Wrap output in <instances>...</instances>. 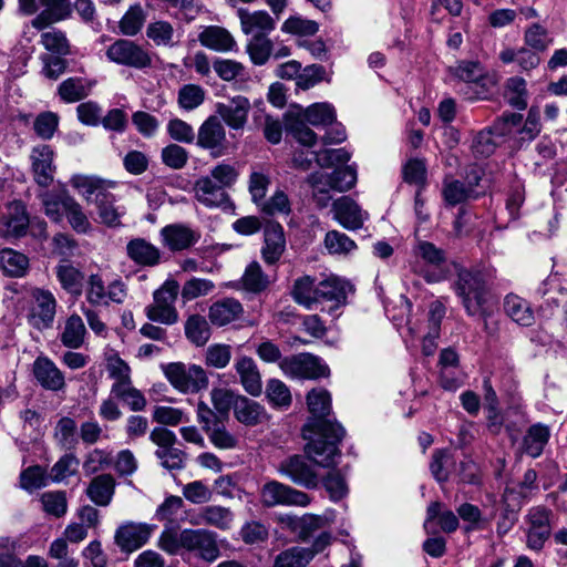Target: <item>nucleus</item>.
I'll return each instance as SVG.
<instances>
[{"label":"nucleus","instance_id":"1","mask_svg":"<svg viewBox=\"0 0 567 567\" xmlns=\"http://www.w3.org/2000/svg\"><path fill=\"white\" fill-rule=\"evenodd\" d=\"M307 405L311 417L302 427L303 439L308 441V452L320 464L328 466L339 455V444L346 431L336 421L327 419L331 412V396L326 389H313L307 395Z\"/></svg>","mask_w":567,"mask_h":567},{"label":"nucleus","instance_id":"2","mask_svg":"<svg viewBox=\"0 0 567 567\" xmlns=\"http://www.w3.org/2000/svg\"><path fill=\"white\" fill-rule=\"evenodd\" d=\"M495 278V271L486 268L461 269L453 289L470 317L489 316L488 286Z\"/></svg>","mask_w":567,"mask_h":567},{"label":"nucleus","instance_id":"3","mask_svg":"<svg viewBox=\"0 0 567 567\" xmlns=\"http://www.w3.org/2000/svg\"><path fill=\"white\" fill-rule=\"evenodd\" d=\"M179 293V284L172 278L166 279L163 285L153 292V302L144 309L150 321L165 326H173L178 322L179 315L175 307Z\"/></svg>","mask_w":567,"mask_h":567},{"label":"nucleus","instance_id":"4","mask_svg":"<svg viewBox=\"0 0 567 567\" xmlns=\"http://www.w3.org/2000/svg\"><path fill=\"white\" fill-rule=\"evenodd\" d=\"M306 452L308 456L302 455H292L281 461L278 465V472L288 477L296 485L302 486L308 489H315L319 486L320 475L316 471L315 465H319L321 467H326L320 464L315 457H312L308 452V445L306 446ZM340 456H336L333 458V463L328 465L327 467L334 466L337 464V458Z\"/></svg>","mask_w":567,"mask_h":567},{"label":"nucleus","instance_id":"5","mask_svg":"<svg viewBox=\"0 0 567 567\" xmlns=\"http://www.w3.org/2000/svg\"><path fill=\"white\" fill-rule=\"evenodd\" d=\"M163 372L172 386L182 393H197L208 386V377L197 364L172 362L163 367Z\"/></svg>","mask_w":567,"mask_h":567},{"label":"nucleus","instance_id":"6","mask_svg":"<svg viewBox=\"0 0 567 567\" xmlns=\"http://www.w3.org/2000/svg\"><path fill=\"white\" fill-rule=\"evenodd\" d=\"M105 55L115 64L134 69H145L152 64L150 52L143 45L128 39L114 41L107 47Z\"/></svg>","mask_w":567,"mask_h":567},{"label":"nucleus","instance_id":"7","mask_svg":"<svg viewBox=\"0 0 567 567\" xmlns=\"http://www.w3.org/2000/svg\"><path fill=\"white\" fill-rule=\"evenodd\" d=\"M260 502L266 507L301 506L310 504L311 498L302 491L278 481H269L260 488Z\"/></svg>","mask_w":567,"mask_h":567},{"label":"nucleus","instance_id":"8","mask_svg":"<svg viewBox=\"0 0 567 567\" xmlns=\"http://www.w3.org/2000/svg\"><path fill=\"white\" fill-rule=\"evenodd\" d=\"M279 367L286 375L296 379H317L329 372L328 367L310 353L286 357L280 360Z\"/></svg>","mask_w":567,"mask_h":567},{"label":"nucleus","instance_id":"9","mask_svg":"<svg viewBox=\"0 0 567 567\" xmlns=\"http://www.w3.org/2000/svg\"><path fill=\"white\" fill-rule=\"evenodd\" d=\"M31 298L30 323L39 330L50 328L56 312L55 297L49 290L35 288L31 291Z\"/></svg>","mask_w":567,"mask_h":567},{"label":"nucleus","instance_id":"10","mask_svg":"<svg viewBox=\"0 0 567 567\" xmlns=\"http://www.w3.org/2000/svg\"><path fill=\"white\" fill-rule=\"evenodd\" d=\"M197 145L208 150L210 155L219 157L226 154V130L216 116H209L203 122L197 133Z\"/></svg>","mask_w":567,"mask_h":567},{"label":"nucleus","instance_id":"11","mask_svg":"<svg viewBox=\"0 0 567 567\" xmlns=\"http://www.w3.org/2000/svg\"><path fill=\"white\" fill-rule=\"evenodd\" d=\"M451 73L468 85H474L475 91L468 95V99H485L488 93L487 85L492 80L486 75L484 68L476 61H461L451 68Z\"/></svg>","mask_w":567,"mask_h":567},{"label":"nucleus","instance_id":"12","mask_svg":"<svg viewBox=\"0 0 567 567\" xmlns=\"http://www.w3.org/2000/svg\"><path fill=\"white\" fill-rule=\"evenodd\" d=\"M184 549L196 553L197 556L208 563L219 557V547L214 533L206 529H184L182 538Z\"/></svg>","mask_w":567,"mask_h":567},{"label":"nucleus","instance_id":"13","mask_svg":"<svg viewBox=\"0 0 567 567\" xmlns=\"http://www.w3.org/2000/svg\"><path fill=\"white\" fill-rule=\"evenodd\" d=\"M159 238L164 247L176 252L190 248L200 238L199 233L185 224H169L159 230Z\"/></svg>","mask_w":567,"mask_h":567},{"label":"nucleus","instance_id":"14","mask_svg":"<svg viewBox=\"0 0 567 567\" xmlns=\"http://www.w3.org/2000/svg\"><path fill=\"white\" fill-rule=\"evenodd\" d=\"M152 528L147 524L127 522L118 526L115 532V544L122 551L132 553L147 543Z\"/></svg>","mask_w":567,"mask_h":567},{"label":"nucleus","instance_id":"15","mask_svg":"<svg viewBox=\"0 0 567 567\" xmlns=\"http://www.w3.org/2000/svg\"><path fill=\"white\" fill-rule=\"evenodd\" d=\"M333 218L346 229H360L369 214L361 209L349 196H342L332 203Z\"/></svg>","mask_w":567,"mask_h":567},{"label":"nucleus","instance_id":"16","mask_svg":"<svg viewBox=\"0 0 567 567\" xmlns=\"http://www.w3.org/2000/svg\"><path fill=\"white\" fill-rule=\"evenodd\" d=\"M237 14L241 31L251 38L268 37L276 28V20L265 10L249 11L240 8Z\"/></svg>","mask_w":567,"mask_h":567},{"label":"nucleus","instance_id":"17","mask_svg":"<svg viewBox=\"0 0 567 567\" xmlns=\"http://www.w3.org/2000/svg\"><path fill=\"white\" fill-rule=\"evenodd\" d=\"M249 111L250 102L243 95H236L227 102L216 104L217 114L233 130L245 127Z\"/></svg>","mask_w":567,"mask_h":567},{"label":"nucleus","instance_id":"18","mask_svg":"<svg viewBox=\"0 0 567 567\" xmlns=\"http://www.w3.org/2000/svg\"><path fill=\"white\" fill-rule=\"evenodd\" d=\"M30 157L35 183L42 187L50 186L55 172L54 152L51 146L42 144L33 147Z\"/></svg>","mask_w":567,"mask_h":567},{"label":"nucleus","instance_id":"19","mask_svg":"<svg viewBox=\"0 0 567 567\" xmlns=\"http://www.w3.org/2000/svg\"><path fill=\"white\" fill-rule=\"evenodd\" d=\"M195 198L205 207H224L229 203L226 188L215 183L212 177L200 176L194 184Z\"/></svg>","mask_w":567,"mask_h":567},{"label":"nucleus","instance_id":"20","mask_svg":"<svg viewBox=\"0 0 567 567\" xmlns=\"http://www.w3.org/2000/svg\"><path fill=\"white\" fill-rule=\"evenodd\" d=\"M416 257H420L426 266L437 268L435 271L426 269H415L420 271L427 282H439L446 277V274L440 269V266L445 261V252L435 247L432 243L421 241L415 248Z\"/></svg>","mask_w":567,"mask_h":567},{"label":"nucleus","instance_id":"21","mask_svg":"<svg viewBox=\"0 0 567 567\" xmlns=\"http://www.w3.org/2000/svg\"><path fill=\"white\" fill-rule=\"evenodd\" d=\"M126 255L136 265L142 267H155L161 264V249L142 237L131 239L126 244Z\"/></svg>","mask_w":567,"mask_h":567},{"label":"nucleus","instance_id":"22","mask_svg":"<svg viewBox=\"0 0 567 567\" xmlns=\"http://www.w3.org/2000/svg\"><path fill=\"white\" fill-rule=\"evenodd\" d=\"M42 11L31 21L32 27L43 30L70 17V0H39Z\"/></svg>","mask_w":567,"mask_h":567},{"label":"nucleus","instance_id":"23","mask_svg":"<svg viewBox=\"0 0 567 567\" xmlns=\"http://www.w3.org/2000/svg\"><path fill=\"white\" fill-rule=\"evenodd\" d=\"M33 373L37 381L47 390L60 391L65 386L64 374L48 358H37L33 363Z\"/></svg>","mask_w":567,"mask_h":567},{"label":"nucleus","instance_id":"24","mask_svg":"<svg viewBox=\"0 0 567 567\" xmlns=\"http://www.w3.org/2000/svg\"><path fill=\"white\" fill-rule=\"evenodd\" d=\"M265 244L261 249L264 260L269 264H276L286 248L284 228L275 221L267 223L265 227Z\"/></svg>","mask_w":567,"mask_h":567},{"label":"nucleus","instance_id":"25","mask_svg":"<svg viewBox=\"0 0 567 567\" xmlns=\"http://www.w3.org/2000/svg\"><path fill=\"white\" fill-rule=\"evenodd\" d=\"M234 367L245 391L252 396L260 395L262 391L261 375L254 359L247 355L238 357Z\"/></svg>","mask_w":567,"mask_h":567},{"label":"nucleus","instance_id":"26","mask_svg":"<svg viewBox=\"0 0 567 567\" xmlns=\"http://www.w3.org/2000/svg\"><path fill=\"white\" fill-rule=\"evenodd\" d=\"M536 481V471L527 470L520 482L506 486L504 491L505 501L520 507L524 502L528 501L538 491Z\"/></svg>","mask_w":567,"mask_h":567},{"label":"nucleus","instance_id":"27","mask_svg":"<svg viewBox=\"0 0 567 567\" xmlns=\"http://www.w3.org/2000/svg\"><path fill=\"white\" fill-rule=\"evenodd\" d=\"M200 44L216 52H228L237 45L231 33L218 25L206 27L198 35Z\"/></svg>","mask_w":567,"mask_h":567},{"label":"nucleus","instance_id":"28","mask_svg":"<svg viewBox=\"0 0 567 567\" xmlns=\"http://www.w3.org/2000/svg\"><path fill=\"white\" fill-rule=\"evenodd\" d=\"M243 312V306L238 300L225 298L209 307L208 318L213 324L223 327L239 319Z\"/></svg>","mask_w":567,"mask_h":567},{"label":"nucleus","instance_id":"29","mask_svg":"<svg viewBox=\"0 0 567 567\" xmlns=\"http://www.w3.org/2000/svg\"><path fill=\"white\" fill-rule=\"evenodd\" d=\"M319 282L311 276L305 275L295 280L291 297L295 302L302 306L307 310H312L319 305Z\"/></svg>","mask_w":567,"mask_h":567},{"label":"nucleus","instance_id":"30","mask_svg":"<svg viewBox=\"0 0 567 567\" xmlns=\"http://www.w3.org/2000/svg\"><path fill=\"white\" fill-rule=\"evenodd\" d=\"M116 482L111 474H100L86 487V496L97 506H107L115 493Z\"/></svg>","mask_w":567,"mask_h":567},{"label":"nucleus","instance_id":"31","mask_svg":"<svg viewBox=\"0 0 567 567\" xmlns=\"http://www.w3.org/2000/svg\"><path fill=\"white\" fill-rule=\"evenodd\" d=\"M550 437V430L543 423H536L528 427L523 442L522 452L528 456L536 458L539 457L548 443Z\"/></svg>","mask_w":567,"mask_h":567},{"label":"nucleus","instance_id":"32","mask_svg":"<svg viewBox=\"0 0 567 567\" xmlns=\"http://www.w3.org/2000/svg\"><path fill=\"white\" fill-rule=\"evenodd\" d=\"M319 303L330 302L328 311L332 313L346 303L347 292L346 284L337 277H330L319 282Z\"/></svg>","mask_w":567,"mask_h":567},{"label":"nucleus","instance_id":"33","mask_svg":"<svg viewBox=\"0 0 567 567\" xmlns=\"http://www.w3.org/2000/svg\"><path fill=\"white\" fill-rule=\"evenodd\" d=\"M94 202L102 224L109 227H116L121 224V217L125 214V208L115 205V197L109 189L105 193H99Z\"/></svg>","mask_w":567,"mask_h":567},{"label":"nucleus","instance_id":"34","mask_svg":"<svg viewBox=\"0 0 567 567\" xmlns=\"http://www.w3.org/2000/svg\"><path fill=\"white\" fill-rule=\"evenodd\" d=\"M504 311L513 321L523 327H529L535 321L534 311L529 303L514 293L505 297Z\"/></svg>","mask_w":567,"mask_h":567},{"label":"nucleus","instance_id":"35","mask_svg":"<svg viewBox=\"0 0 567 567\" xmlns=\"http://www.w3.org/2000/svg\"><path fill=\"white\" fill-rule=\"evenodd\" d=\"M234 414L241 424L254 426L262 421L265 409L258 402L238 395L235 402Z\"/></svg>","mask_w":567,"mask_h":567},{"label":"nucleus","instance_id":"36","mask_svg":"<svg viewBox=\"0 0 567 567\" xmlns=\"http://www.w3.org/2000/svg\"><path fill=\"white\" fill-rule=\"evenodd\" d=\"M94 82L82 78H69L58 87V93L65 103H75L86 97Z\"/></svg>","mask_w":567,"mask_h":567},{"label":"nucleus","instance_id":"37","mask_svg":"<svg viewBox=\"0 0 567 567\" xmlns=\"http://www.w3.org/2000/svg\"><path fill=\"white\" fill-rule=\"evenodd\" d=\"M306 122L301 114L289 113L285 117V128L298 143L311 147L317 142V134L307 126Z\"/></svg>","mask_w":567,"mask_h":567},{"label":"nucleus","instance_id":"38","mask_svg":"<svg viewBox=\"0 0 567 567\" xmlns=\"http://www.w3.org/2000/svg\"><path fill=\"white\" fill-rule=\"evenodd\" d=\"M29 218L22 207L16 205L8 216H4L0 225V235L7 238L21 237L25 234Z\"/></svg>","mask_w":567,"mask_h":567},{"label":"nucleus","instance_id":"39","mask_svg":"<svg viewBox=\"0 0 567 567\" xmlns=\"http://www.w3.org/2000/svg\"><path fill=\"white\" fill-rule=\"evenodd\" d=\"M85 334L86 329L82 318L79 315H72L66 319L60 339L64 347L79 349L84 343Z\"/></svg>","mask_w":567,"mask_h":567},{"label":"nucleus","instance_id":"40","mask_svg":"<svg viewBox=\"0 0 567 567\" xmlns=\"http://www.w3.org/2000/svg\"><path fill=\"white\" fill-rule=\"evenodd\" d=\"M70 183L87 202L91 200L92 195L96 196L99 193H105L110 187L114 186L113 182H106L96 176L87 175H74Z\"/></svg>","mask_w":567,"mask_h":567},{"label":"nucleus","instance_id":"41","mask_svg":"<svg viewBox=\"0 0 567 567\" xmlns=\"http://www.w3.org/2000/svg\"><path fill=\"white\" fill-rule=\"evenodd\" d=\"M456 460L449 450H436L432 455L430 470L434 478L440 482H446L456 470Z\"/></svg>","mask_w":567,"mask_h":567},{"label":"nucleus","instance_id":"42","mask_svg":"<svg viewBox=\"0 0 567 567\" xmlns=\"http://www.w3.org/2000/svg\"><path fill=\"white\" fill-rule=\"evenodd\" d=\"M437 519V524L445 533H453L458 527L457 516L450 509L443 511V505L440 502H433L429 505L426 511V519L424 528L429 532L432 520Z\"/></svg>","mask_w":567,"mask_h":567},{"label":"nucleus","instance_id":"43","mask_svg":"<svg viewBox=\"0 0 567 567\" xmlns=\"http://www.w3.org/2000/svg\"><path fill=\"white\" fill-rule=\"evenodd\" d=\"M110 394L124 402L133 412L144 411L147 405L146 398L138 389L133 386L132 382L111 386Z\"/></svg>","mask_w":567,"mask_h":567},{"label":"nucleus","instance_id":"44","mask_svg":"<svg viewBox=\"0 0 567 567\" xmlns=\"http://www.w3.org/2000/svg\"><path fill=\"white\" fill-rule=\"evenodd\" d=\"M234 520L230 509L223 506L204 507L196 519V524L212 525L219 529H228Z\"/></svg>","mask_w":567,"mask_h":567},{"label":"nucleus","instance_id":"45","mask_svg":"<svg viewBox=\"0 0 567 567\" xmlns=\"http://www.w3.org/2000/svg\"><path fill=\"white\" fill-rule=\"evenodd\" d=\"M146 37L157 47L173 48L178 42L175 40L174 27L164 20L151 22L146 28Z\"/></svg>","mask_w":567,"mask_h":567},{"label":"nucleus","instance_id":"46","mask_svg":"<svg viewBox=\"0 0 567 567\" xmlns=\"http://www.w3.org/2000/svg\"><path fill=\"white\" fill-rule=\"evenodd\" d=\"M29 260L23 255L11 248L0 251V269L10 277H21L28 269Z\"/></svg>","mask_w":567,"mask_h":567},{"label":"nucleus","instance_id":"47","mask_svg":"<svg viewBox=\"0 0 567 567\" xmlns=\"http://www.w3.org/2000/svg\"><path fill=\"white\" fill-rule=\"evenodd\" d=\"M146 14L141 4L136 3L128 8L118 22V29L123 35L134 37L143 28Z\"/></svg>","mask_w":567,"mask_h":567},{"label":"nucleus","instance_id":"48","mask_svg":"<svg viewBox=\"0 0 567 567\" xmlns=\"http://www.w3.org/2000/svg\"><path fill=\"white\" fill-rule=\"evenodd\" d=\"M300 114L307 123L313 126H326L336 121L334 107L329 103H315Z\"/></svg>","mask_w":567,"mask_h":567},{"label":"nucleus","instance_id":"49","mask_svg":"<svg viewBox=\"0 0 567 567\" xmlns=\"http://www.w3.org/2000/svg\"><path fill=\"white\" fill-rule=\"evenodd\" d=\"M206 99V91L198 84H184L177 93V104L184 111L199 107Z\"/></svg>","mask_w":567,"mask_h":567},{"label":"nucleus","instance_id":"50","mask_svg":"<svg viewBox=\"0 0 567 567\" xmlns=\"http://www.w3.org/2000/svg\"><path fill=\"white\" fill-rule=\"evenodd\" d=\"M56 277L64 290L74 296L82 292L83 275L72 265L61 264L56 267Z\"/></svg>","mask_w":567,"mask_h":567},{"label":"nucleus","instance_id":"51","mask_svg":"<svg viewBox=\"0 0 567 567\" xmlns=\"http://www.w3.org/2000/svg\"><path fill=\"white\" fill-rule=\"evenodd\" d=\"M243 288L249 292L258 293L269 285V278L264 274L257 261L250 262L241 277Z\"/></svg>","mask_w":567,"mask_h":567},{"label":"nucleus","instance_id":"52","mask_svg":"<svg viewBox=\"0 0 567 567\" xmlns=\"http://www.w3.org/2000/svg\"><path fill=\"white\" fill-rule=\"evenodd\" d=\"M185 334L197 347L204 346L210 337L208 322L199 315L190 316L185 323Z\"/></svg>","mask_w":567,"mask_h":567},{"label":"nucleus","instance_id":"53","mask_svg":"<svg viewBox=\"0 0 567 567\" xmlns=\"http://www.w3.org/2000/svg\"><path fill=\"white\" fill-rule=\"evenodd\" d=\"M312 558L309 548L291 547L276 557L274 567H305Z\"/></svg>","mask_w":567,"mask_h":567},{"label":"nucleus","instance_id":"54","mask_svg":"<svg viewBox=\"0 0 567 567\" xmlns=\"http://www.w3.org/2000/svg\"><path fill=\"white\" fill-rule=\"evenodd\" d=\"M64 214L71 227L79 234H86L91 229V223L83 212L82 206L72 197L64 202Z\"/></svg>","mask_w":567,"mask_h":567},{"label":"nucleus","instance_id":"55","mask_svg":"<svg viewBox=\"0 0 567 567\" xmlns=\"http://www.w3.org/2000/svg\"><path fill=\"white\" fill-rule=\"evenodd\" d=\"M308 183L312 189V197L319 208H326L330 202V187L329 179H327V173L316 172L308 177Z\"/></svg>","mask_w":567,"mask_h":567},{"label":"nucleus","instance_id":"56","mask_svg":"<svg viewBox=\"0 0 567 567\" xmlns=\"http://www.w3.org/2000/svg\"><path fill=\"white\" fill-rule=\"evenodd\" d=\"M246 50L254 64L264 65L271 55L272 42L268 37L250 38Z\"/></svg>","mask_w":567,"mask_h":567},{"label":"nucleus","instance_id":"57","mask_svg":"<svg viewBox=\"0 0 567 567\" xmlns=\"http://www.w3.org/2000/svg\"><path fill=\"white\" fill-rule=\"evenodd\" d=\"M324 247L331 255H347L357 248V244L344 233L330 230L324 236Z\"/></svg>","mask_w":567,"mask_h":567},{"label":"nucleus","instance_id":"58","mask_svg":"<svg viewBox=\"0 0 567 567\" xmlns=\"http://www.w3.org/2000/svg\"><path fill=\"white\" fill-rule=\"evenodd\" d=\"M43 511L51 516L62 517L68 511V499L64 491L45 492L40 497Z\"/></svg>","mask_w":567,"mask_h":567},{"label":"nucleus","instance_id":"59","mask_svg":"<svg viewBox=\"0 0 567 567\" xmlns=\"http://www.w3.org/2000/svg\"><path fill=\"white\" fill-rule=\"evenodd\" d=\"M332 190L347 192L357 183V171L353 166L338 167L332 173L327 174Z\"/></svg>","mask_w":567,"mask_h":567},{"label":"nucleus","instance_id":"60","mask_svg":"<svg viewBox=\"0 0 567 567\" xmlns=\"http://www.w3.org/2000/svg\"><path fill=\"white\" fill-rule=\"evenodd\" d=\"M505 96L508 103L518 109L524 110L527 106V89L523 78L513 76L506 82Z\"/></svg>","mask_w":567,"mask_h":567},{"label":"nucleus","instance_id":"61","mask_svg":"<svg viewBox=\"0 0 567 567\" xmlns=\"http://www.w3.org/2000/svg\"><path fill=\"white\" fill-rule=\"evenodd\" d=\"M41 44L50 52L59 55L70 53V43L63 31L51 29L41 34Z\"/></svg>","mask_w":567,"mask_h":567},{"label":"nucleus","instance_id":"62","mask_svg":"<svg viewBox=\"0 0 567 567\" xmlns=\"http://www.w3.org/2000/svg\"><path fill=\"white\" fill-rule=\"evenodd\" d=\"M214 288H215V285L213 281H210L208 279L194 277V278L187 280L184 284L182 290L179 289V291H181L184 302H188L196 298L207 296L208 293H210L214 290Z\"/></svg>","mask_w":567,"mask_h":567},{"label":"nucleus","instance_id":"63","mask_svg":"<svg viewBox=\"0 0 567 567\" xmlns=\"http://www.w3.org/2000/svg\"><path fill=\"white\" fill-rule=\"evenodd\" d=\"M60 117L56 113L47 111L40 113L33 122L35 134L42 140H51L58 130Z\"/></svg>","mask_w":567,"mask_h":567},{"label":"nucleus","instance_id":"64","mask_svg":"<svg viewBox=\"0 0 567 567\" xmlns=\"http://www.w3.org/2000/svg\"><path fill=\"white\" fill-rule=\"evenodd\" d=\"M266 395L270 403L277 408H288L291 404L289 388L278 379H271L266 386Z\"/></svg>","mask_w":567,"mask_h":567}]
</instances>
